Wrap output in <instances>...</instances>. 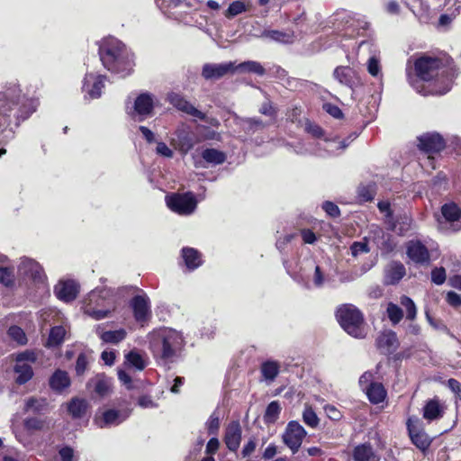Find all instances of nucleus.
Listing matches in <instances>:
<instances>
[{
  "instance_id": "4c0bfd02",
  "label": "nucleus",
  "mask_w": 461,
  "mask_h": 461,
  "mask_svg": "<svg viewBox=\"0 0 461 461\" xmlns=\"http://www.w3.org/2000/svg\"><path fill=\"white\" fill-rule=\"evenodd\" d=\"M326 280V276L320 266H314V272L312 276V280L306 281L304 285L306 288L311 289L312 287L321 288L323 286Z\"/></svg>"
},
{
  "instance_id": "79ce46f5",
  "label": "nucleus",
  "mask_w": 461,
  "mask_h": 461,
  "mask_svg": "<svg viewBox=\"0 0 461 461\" xmlns=\"http://www.w3.org/2000/svg\"><path fill=\"white\" fill-rule=\"evenodd\" d=\"M387 317L392 324H398L403 318V312L400 306L393 303H389L386 307Z\"/></svg>"
},
{
  "instance_id": "f3484780",
  "label": "nucleus",
  "mask_w": 461,
  "mask_h": 461,
  "mask_svg": "<svg viewBox=\"0 0 461 461\" xmlns=\"http://www.w3.org/2000/svg\"><path fill=\"white\" fill-rule=\"evenodd\" d=\"M406 254L415 264H426L430 259L428 249L420 240H410L406 245Z\"/></svg>"
},
{
  "instance_id": "a19ab883",
  "label": "nucleus",
  "mask_w": 461,
  "mask_h": 461,
  "mask_svg": "<svg viewBox=\"0 0 461 461\" xmlns=\"http://www.w3.org/2000/svg\"><path fill=\"white\" fill-rule=\"evenodd\" d=\"M87 409V402L85 400L74 399L68 405V411L73 417H82Z\"/></svg>"
},
{
  "instance_id": "1a4fd4ad",
  "label": "nucleus",
  "mask_w": 461,
  "mask_h": 461,
  "mask_svg": "<svg viewBox=\"0 0 461 461\" xmlns=\"http://www.w3.org/2000/svg\"><path fill=\"white\" fill-rule=\"evenodd\" d=\"M36 361L33 352H23L17 356L14 371L17 374L16 382L20 384L27 383L33 375L32 364Z\"/></svg>"
},
{
  "instance_id": "423d86ee",
  "label": "nucleus",
  "mask_w": 461,
  "mask_h": 461,
  "mask_svg": "<svg viewBox=\"0 0 461 461\" xmlns=\"http://www.w3.org/2000/svg\"><path fill=\"white\" fill-rule=\"evenodd\" d=\"M337 319L343 330L354 338L366 336L363 315L351 304L341 306L337 311Z\"/></svg>"
},
{
  "instance_id": "774afa93",
  "label": "nucleus",
  "mask_w": 461,
  "mask_h": 461,
  "mask_svg": "<svg viewBox=\"0 0 461 461\" xmlns=\"http://www.w3.org/2000/svg\"><path fill=\"white\" fill-rule=\"evenodd\" d=\"M447 301L450 305L455 307L461 305V296L455 292L447 293Z\"/></svg>"
},
{
  "instance_id": "c03bdc74",
  "label": "nucleus",
  "mask_w": 461,
  "mask_h": 461,
  "mask_svg": "<svg viewBox=\"0 0 461 461\" xmlns=\"http://www.w3.org/2000/svg\"><path fill=\"white\" fill-rule=\"evenodd\" d=\"M400 303L406 310V318L413 321L417 315V308L414 302L410 297L402 295L400 297Z\"/></svg>"
},
{
  "instance_id": "473e14b6",
  "label": "nucleus",
  "mask_w": 461,
  "mask_h": 461,
  "mask_svg": "<svg viewBox=\"0 0 461 461\" xmlns=\"http://www.w3.org/2000/svg\"><path fill=\"white\" fill-rule=\"evenodd\" d=\"M260 371L264 379L271 383L278 375L280 371V365L276 361L268 360L261 365Z\"/></svg>"
},
{
  "instance_id": "3c124183",
  "label": "nucleus",
  "mask_w": 461,
  "mask_h": 461,
  "mask_svg": "<svg viewBox=\"0 0 461 461\" xmlns=\"http://www.w3.org/2000/svg\"><path fill=\"white\" fill-rule=\"evenodd\" d=\"M207 429L210 434H215L220 428V415L214 411L207 421Z\"/></svg>"
},
{
  "instance_id": "c85d7f7f",
  "label": "nucleus",
  "mask_w": 461,
  "mask_h": 461,
  "mask_svg": "<svg viewBox=\"0 0 461 461\" xmlns=\"http://www.w3.org/2000/svg\"><path fill=\"white\" fill-rule=\"evenodd\" d=\"M260 38L269 39L271 41L280 43H290L293 41L294 33L285 32L278 30H264L260 35Z\"/></svg>"
},
{
  "instance_id": "58836bf2",
  "label": "nucleus",
  "mask_w": 461,
  "mask_h": 461,
  "mask_svg": "<svg viewBox=\"0 0 461 461\" xmlns=\"http://www.w3.org/2000/svg\"><path fill=\"white\" fill-rule=\"evenodd\" d=\"M281 410V405L277 401L271 402L266 409L264 421L266 423H275L279 417Z\"/></svg>"
},
{
  "instance_id": "cd10ccee",
  "label": "nucleus",
  "mask_w": 461,
  "mask_h": 461,
  "mask_svg": "<svg viewBox=\"0 0 461 461\" xmlns=\"http://www.w3.org/2000/svg\"><path fill=\"white\" fill-rule=\"evenodd\" d=\"M70 385V378L67 372L57 370L50 378V386L56 392H62Z\"/></svg>"
},
{
  "instance_id": "f03ea898",
  "label": "nucleus",
  "mask_w": 461,
  "mask_h": 461,
  "mask_svg": "<svg viewBox=\"0 0 461 461\" xmlns=\"http://www.w3.org/2000/svg\"><path fill=\"white\" fill-rule=\"evenodd\" d=\"M22 90L17 83L12 82L6 86L5 91L0 95V135L5 134L3 142H7L14 137L10 126V117L14 111L17 120H25L36 109L38 101L28 98L26 95L21 94Z\"/></svg>"
},
{
  "instance_id": "4468645a",
  "label": "nucleus",
  "mask_w": 461,
  "mask_h": 461,
  "mask_svg": "<svg viewBox=\"0 0 461 461\" xmlns=\"http://www.w3.org/2000/svg\"><path fill=\"white\" fill-rule=\"evenodd\" d=\"M441 218L438 217L439 224L450 223L454 231L461 229V208L455 203H447L441 207Z\"/></svg>"
},
{
  "instance_id": "412c9836",
  "label": "nucleus",
  "mask_w": 461,
  "mask_h": 461,
  "mask_svg": "<svg viewBox=\"0 0 461 461\" xmlns=\"http://www.w3.org/2000/svg\"><path fill=\"white\" fill-rule=\"evenodd\" d=\"M445 403L438 397L428 400L422 409V416L428 421L439 420L446 411Z\"/></svg>"
},
{
  "instance_id": "a878e982",
  "label": "nucleus",
  "mask_w": 461,
  "mask_h": 461,
  "mask_svg": "<svg viewBox=\"0 0 461 461\" xmlns=\"http://www.w3.org/2000/svg\"><path fill=\"white\" fill-rule=\"evenodd\" d=\"M241 440V427L239 421H231L225 432L224 441L227 447L235 451L239 448Z\"/></svg>"
},
{
  "instance_id": "e433bc0d",
  "label": "nucleus",
  "mask_w": 461,
  "mask_h": 461,
  "mask_svg": "<svg viewBox=\"0 0 461 461\" xmlns=\"http://www.w3.org/2000/svg\"><path fill=\"white\" fill-rule=\"evenodd\" d=\"M67 330L64 326H55L50 330L47 345L49 347H55L61 344L66 336Z\"/></svg>"
},
{
  "instance_id": "aec40b11",
  "label": "nucleus",
  "mask_w": 461,
  "mask_h": 461,
  "mask_svg": "<svg viewBox=\"0 0 461 461\" xmlns=\"http://www.w3.org/2000/svg\"><path fill=\"white\" fill-rule=\"evenodd\" d=\"M384 284L393 285L398 284L406 275L404 265L400 261H392L386 265L384 270Z\"/></svg>"
},
{
  "instance_id": "ddd939ff",
  "label": "nucleus",
  "mask_w": 461,
  "mask_h": 461,
  "mask_svg": "<svg viewBox=\"0 0 461 461\" xmlns=\"http://www.w3.org/2000/svg\"><path fill=\"white\" fill-rule=\"evenodd\" d=\"M153 106V96L146 93L141 94L136 98L131 115L135 121L141 122L152 114Z\"/></svg>"
},
{
  "instance_id": "0eeeda50",
  "label": "nucleus",
  "mask_w": 461,
  "mask_h": 461,
  "mask_svg": "<svg viewBox=\"0 0 461 461\" xmlns=\"http://www.w3.org/2000/svg\"><path fill=\"white\" fill-rule=\"evenodd\" d=\"M109 291L106 289L93 290L84 303V312L91 318L99 321L111 315L113 308L106 307Z\"/></svg>"
},
{
  "instance_id": "39448f33",
  "label": "nucleus",
  "mask_w": 461,
  "mask_h": 461,
  "mask_svg": "<svg viewBox=\"0 0 461 461\" xmlns=\"http://www.w3.org/2000/svg\"><path fill=\"white\" fill-rule=\"evenodd\" d=\"M11 428L15 438L24 447H28L33 444L35 433L49 429V422L38 417L26 418L22 422L14 418Z\"/></svg>"
},
{
  "instance_id": "de8ad7c7",
  "label": "nucleus",
  "mask_w": 461,
  "mask_h": 461,
  "mask_svg": "<svg viewBox=\"0 0 461 461\" xmlns=\"http://www.w3.org/2000/svg\"><path fill=\"white\" fill-rule=\"evenodd\" d=\"M8 335L14 341L17 342V344L19 345H24L27 342L25 333L20 327H10L8 330Z\"/></svg>"
},
{
  "instance_id": "20e7f679",
  "label": "nucleus",
  "mask_w": 461,
  "mask_h": 461,
  "mask_svg": "<svg viewBox=\"0 0 461 461\" xmlns=\"http://www.w3.org/2000/svg\"><path fill=\"white\" fill-rule=\"evenodd\" d=\"M182 342L180 333L170 329L159 330L150 336V348L154 355L163 359L171 358Z\"/></svg>"
},
{
  "instance_id": "4d7b16f0",
  "label": "nucleus",
  "mask_w": 461,
  "mask_h": 461,
  "mask_svg": "<svg viewBox=\"0 0 461 461\" xmlns=\"http://www.w3.org/2000/svg\"><path fill=\"white\" fill-rule=\"evenodd\" d=\"M350 249L354 257H357L359 254L367 253L369 251L368 245L366 242H354L351 245Z\"/></svg>"
},
{
  "instance_id": "e2e57ef3",
  "label": "nucleus",
  "mask_w": 461,
  "mask_h": 461,
  "mask_svg": "<svg viewBox=\"0 0 461 461\" xmlns=\"http://www.w3.org/2000/svg\"><path fill=\"white\" fill-rule=\"evenodd\" d=\"M447 386L461 400V384L457 380L450 378L447 381Z\"/></svg>"
},
{
  "instance_id": "864d4df0",
  "label": "nucleus",
  "mask_w": 461,
  "mask_h": 461,
  "mask_svg": "<svg viewBox=\"0 0 461 461\" xmlns=\"http://www.w3.org/2000/svg\"><path fill=\"white\" fill-rule=\"evenodd\" d=\"M431 280L436 285H442L446 280V270L443 267H436L431 272Z\"/></svg>"
},
{
  "instance_id": "338daca9",
  "label": "nucleus",
  "mask_w": 461,
  "mask_h": 461,
  "mask_svg": "<svg viewBox=\"0 0 461 461\" xmlns=\"http://www.w3.org/2000/svg\"><path fill=\"white\" fill-rule=\"evenodd\" d=\"M301 235L303 242L306 244H313L316 241V235L311 230H303Z\"/></svg>"
},
{
  "instance_id": "f257e3e1",
  "label": "nucleus",
  "mask_w": 461,
  "mask_h": 461,
  "mask_svg": "<svg viewBox=\"0 0 461 461\" xmlns=\"http://www.w3.org/2000/svg\"><path fill=\"white\" fill-rule=\"evenodd\" d=\"M417 78L409 76L413 88L422 95H444L451 88V80L440 73L442 61L439 59L422 56L415 63Z\"/></svg>"
},
{
  "instance_id": "09e8293b",
  "label": "nucleus",
  "mask_w": 461,
  "mask_h": 461,
  "mask_svg": "<svg viewBox=\"0 0 461 461\" xmlns=\"http://www.w3.org/2000/svg\"><path fill=\"white\" fill-rule=\"evenodd\" d=\"M94 383V390L96 393L101 396H104L108 393L111 385L109 380L104 377H97Z\"/></svg>"
},
{
  "instance_id": "b1692460",
  "label": "nucleus",
  "mask_w": 461,
  "mask_h": 461,
  "mask_svg": "<svg viewBox=\"0 0 461 461\" xmlns=\"http://www.w3.org/2000/svg\"><path fill=\"white\" fill-rule=\"evenodd\" d=\"M168 100L178 110L186 113L194 117L205 121V114L197 110L193 104L187 102L178 94L172 93L168 95Z\"/></svg>"
},
{
  "instance_id": "7ed1b4c3",
  "label": "nucleus",
  "mask_w": 461,
  "mask_h": 461,
  "mask_svg": "<svg viewBox=\"0 0 461 461\" xmlns=\"http://www.w3.org/2000/svg\"><path fill=\"white\" fill-rule=\"evenodd\" d=\"M103 65L110 71L126 76L132 67V56L119 40L109 37L102 41L99 47Z\"/></svg>"
},
{
  "instance_id": "6ab92c4d",
  "label": "nucleus",
  "mask_w": 461,
  "mask_h": 461,
  "mask_svg": "<svg viewBox=\"0 0 461 461\" xmlns=\"http://www.w3.org/2000/svg\"><path fill=\"white\" fill-rule=\"evenodd\" d=\"M375 344L383 354L390 355L396 351L400 343L394 331L384 330L378 335Z\"/></svg>"
},
{
  "instance_id": "5fc2aeb1",
  "label": "nucleus",
  "mask_w": 461,
  "mask_h": 461,
  "mask_svg": "<svg viewBox=\"0 0 461 461\" xmlns=\"http://www.w3.org/2000/svg\"><path fill=\"white\" fill-rule=\"evenodd\" d=\"M14 282V275L12 271H10L6 267H0V283L8 286L12 285Z\"/></svg>"
},
{
  "instance_id": "7c9ffc66",
  "label": "nucleus",
  "mask_w": 461,
  "mask_h": 461,
  "mask_svg": "<svg viewBox=\"0 0 461 461\" xmlns=\"http://www.w3.org/2000/svg\"><path fill=\"white\" fill-rule=\"evenodd\" d=\"M366 389L367 397L372 403L377 404L385 399L386 391L382 384L372 383Z\"/></svg>"
},
{
  "instance_id": "6e6d98bb",
  "label": "nucleus",
  "mask_w": 461,
  "mask_h": 461,
  "mask_svg": "<svg viewBox=\"0 0 461 461\" xmlns=\"http://www.w3.org/2000/svg\"><path fill=\"white\" fill-rule=\"evenodd\" d=\"M324 411L328 418L332 420H339L342 418L340 411L334 405H326Z\"/></svg>"
},
{
  "instance_id": "2f4dec72",
  "label": "nucleus",
  "mask_w": 461,
  "mask_h": 461,
  "mask_svg": "<svg viewBox=\"0 0 461 461\" xmlns=\"http://www.w3.org/2000/svg\"><path fill=\"white\" fill-rule=\"evenodd\" d=\"M182 256L185 260V266L193 270L202 264L200 253L192 248H184L182 249Z\"/></svg>"
},
{
  "instance_id": "2eb2a0df",
  "label": "nucleus",
  "mask_w": 461,
  "mask_h": 461,
  "mask_svg": "<svg viewBox=\"0 0 461 461\" xmlns=\"http://www.w3.org/2000/svg\"><path fill=\"white\" fill-rule=\"evenodd\" d=\"M18 273L21 276L31 278L38 283H42L45 278L41 267L33 259L27 258L22 259Z\"/></svg>"
},
{
  "instance_id": "4be33fe9",
  "label": "nucleus",
  "mask_w": 461,
  "mask_h": 461,
  "mask_svg": "<svg viewBox=\"0 0 461 461\" xmlns=\"http://www.w3.org/2000/svg\"><path fill=\"white\" fill-rule=\"evenodd\" d=\"M445 141L438 133H427L419 138V148L426 153H434L442 150Z\"/></svg>"
},
{
  "instance_id": "680f3d73",
  "label": "nucleus",
  "mask_w": 461,
  "mask_h": 461,
  "mask_svg": "<svg viewBox=\"0 0 461 461\" xmlns=\"http://www.w3.org/2000/svg\"><path fill=\"white\" fill-rule=\"evenodd\" d=\"M322 208L330 216L337 217L339 215V207L331 202H325Z\"/></svg>"
},
{
  "instance_id": "0e129e2a",
  "label": "nucleus",
  "mask_w": 461,
  "mask_h": 461,
  "mask_svg": "<svg viewBox=\"0 0 461 461\" xmlns=\"http://www.w3.org/2000/svg\"><path fill=\"white\" fill-rule=\"evenodd\" d=\"M359 195L365 200V201H370L373 199L375 195V189L373 185H368L366 187H361L359 189Z\"/></svg>"
},
{
  "instance_id": "dca6fc26",
  "label": "nucleus",
  "mask_w": 461,
  "mask_h": 461,
  "mask_svg": "<svg viewBox=\"0 0 461 461\" xmlns=\"http://www.w3.org/2000/svg\"><path fill=\"white\" fill-rule=\"evenodd\" d=\"M104 79L105 77L104 76L87 73L84 78L82 87L83 92L86 94V97L88 96L91 99L100 97L102 89L104 86Z\"/></svg>"
},
{
  "instance_id": "f704fd0d",
  "label": "nucleus",
  "mask_w": 461,
  "mask_h": 461,
  "mask_svg": "<svg viewBox=\"0 0 461 461\" xmlns=\"http://www.w3.org/2000/svg\"><path fill=\"white\" fill-rule=\"evenodd\" d=\"M235 72L254 73L262 76L265 74L266 70L259 62L249 60L236 65Z\"/></svg>"
},
{
  "instance_id": "13d9d810",
  "label": "nucleus",
  "mask_w": 461,
  "mask_h": 461,
  "mask_svg": "<svg viewBox=\"0 0 461 461\" xmlns=\"http://www.w3.org/2000/svg\"><path fill=\"white\" fill-rule=\"evenodd\" d=\"M156 152L159 156L165 157V158H172L174 153L171 149L167 147V145L164 142H158L156 147Z\"/></svg>"
},
{
  "instance_id": "49530a36",
  "label": "nucleus",
  "mask_w": 461,
  "mask_h": 461,
  "mask_svg": "<svg viewBox=\"0 0 461 461\" xmlns=\"http://www.w3.org/2000/svg\"><path fill=\"white\" fill-rule=\"evenodd\" d=\"M351 73L352 70L347 67L337 68L334 71V77L338 79L341 84L349 86L352 82L351 80Z\"/></svg>"
},
{
  "instance_id": "f8f14e48",
  "label": "nucleus",
  "mask_w": 461,
  "mask_h": 461,
  "mask_svg": "<svg viewBox=\"0 0 461 461\" xmlns=\"http://www.w3.org/2000/svg\"><path fill=\"white\" fill-rule=\"evenodd\" d=\"M236 68L235 62L227 63H207L202 69V76L206 80H218L228 74H234Z\"/></svg>"
},
{
  "instance_id": "72a5a7b5",
  "label": "nucleus",
  "mask_w": 461,
  "mask_h": 461,
  "mask_svg": "<svg viewBox=\"0 0 461 461\" xmlns=\"http://www.w3.org/2000/svg\"><path fill=\"white\" fill-rule=\"evenodd\" d=\"M202 158L211 165H221L226 160L224 152L216 149H205L201 153Z\"/></svg>"
},
{
  "instance_id": "c756f323",
  "label": "nucleus",
  "mask_w": 461,
  "mask_h": 461,
  "mask_svg": "<svg viewBox=\"0 0 461 461\" xmlns=\"http://www.w3.org/2000/svg\"><path fill=\"white\" fill-rule=\"evenodd\" d=\"M354 461H378L379 457L369 445L357 446L353 454Z\"/></svg>"
},
{
  "instance_id": "ea45409f",
  "label": "nucleus",
  "mask_w": 461,
  "mask_h": 461,
  "mask_svg": "<svg viewBox=\"0 0 461 461\" xmlns=\"http://www.w3.org/2000/svg\"><path fill=\"white\" fill-rule=\"evenodd\" d=\"M126 362L139 371L143 370L147 365L144 356L134 350L126 355Z\"/></svg>"
},
{
  "instance_id": "bb28decb",
  "label": "nucleus",
  "mask_w": 461,
  "mask_h": 461,
  "mask_svg": "<svg viewBox=\"0 0 461 461\" xmlns=\"http://www.w3.org/2000/svg\"><path fill=\"white\" fill-rule=\"evenodd\" d=\"M95 332L104 343L118 344L122 341L127 335L124 329L105 331L101 325L96 326Z\"/></svg>"
},
{
  "instance_id": "052dcab7",
  "label": "nucleus",
  "mask_w": 461,
  "mask_h": 461,
  "mask_svg": "<svg viewBox=\"0 0 461 461\" xmlns=\"http://www.w3.org/2000/svg\"><path fill=\"white\" fill-rule=\"evenodd\" d=\"M87 367V359L84 354H80L77 359L76 371L77 375H82Z\"/></svg>"
},
{
  "instance_id": "a211bd4d",
  "label": "nucleus",
  "mask_w": 461,
  "mask_h": 461,
  "mask_svg": "<svg viewBox=\"0 0 461 461\" xmlns=\"http://www.w3.org/2000/svg\"><path fill=\"white\" fill-rule=\"evenodd\" d=\"M130 416V411L107 410L96 415L95 423L100 428L118 425Z\"/></svg>"
},
{
  "instance_id": "bf43d9fd",
  "label": "nucleus",
  "mask_w": 461,
  "mask_h": 461,
  "mask_svg": "<svg viewBox=\"0 0 461 461\" xmlns=\"http://www.w3.org/2000/svg\"><path fill=\"white\" fill-rule=\"evenodd\" d=\"M60 461H74V450L69 447H63L59 451Z\"/></svg>"
},
{
  "instance_id": "8fccbe9b",
  "label": "nucleus",
  "mask_w": 461,
  "mask_h": 461,
  "mask_svg": "<svg viewBox=\"0 0 461 461\" xmlns=\"http://www.w3.org/2000/svg\"><path fill=\"white\" fill-rule=\"evenodd\" d=\"M46 402L44 399H36L33 397L29 398L26 400L25 402V411H40L43 409L45 406Z\"/></svg>"
},
{
  "instance_id": "c9c22d12",
  "label": "nucleus",
  "mask_w": 461,
  "mask_h": 461,
  "mask_svg": "<svg viewBox=\"0 0 461 461\" xmlns=\"http://www.w3.org/2000/svg\"><path fill=\"white\" fill-rule=\"evenodd\" d=\"M251 6L252 5L250 1H234L229 5L228 9L225 11L224 15L228 19H230L238 14H240L246 11L250 10Z\"/></svg>"
},
{
  "instance_id": "a18cd8bd",
  "label": "nucleus",
  "mask_w": 461,
  "mask_h": 461,
  "mask_svg": "<svg viewBox=\"0 0 461 461\" xmlns=\"http://www.w3.org/2000/svg\"><path fill=\"white\" fill-rule=\"evenodd\" d=\"M177 137V148L181 152L187 153L194 147V140L192 137L185 131L178 132Z\"/></svg>"
},
{
  "instance_id": "9b49d317",
  "label": "nucleus",
  "mask_w": 461,
  "mask_h": 461,
  "mask_svg": "<svg viewBox=\"0 0 461 461\" xmlns=\"http://www.w3.org/2000/svg\"><path fill=\"white\" fill-rule=\"evenodd\" d=\"M407 429L411 442L421 451H426L431 444V438L420 426L417 418H410L407 421Z\"/></svg>"
},
{
  "instance_id": "393cba45",
  "label": "nucleus",
  "mask_w": 461,
  "mask_h": 461,
  "mask_svg": "<svg viewBox=\"0 0 461 461\" xmlns=\"http://www.w3.org/2000/svg\"><path fill=\"white\" fill-rule=\"evenodd\" d=\"M134 317L137 321H145L149 315V298L146 295H136L131 301Z\"/></svg>"
},
{
  "instance_id": "37998d69",
  "label": "nucleus",
  "mask_w": 461,
  "mask_h": 461,
  "mask_svg": "<svg viewBox=\"0 0 461 461\" xmlns=\"http://www.w3.org/2000/svg\"><path fill=\"white\" fill-rule=\"evenodd\" d=\"M303 422L311 427L317 428L320 422V419L318 418L316 412L311 406L306 405L303 411Z\"/></svg>"
},
{
  "instance_id": "603ef678",
  "label": "nucleus",
  "mask_w": 461,
  "mask_h": 461,
  "mask_svg": "<svg viewBox=\"0 0 461 461\" xmlns=\"http://www.w3.org/2000/svg\"><path fill=\"white\" fill-rule=\"evenodd\" d=\"M367 71L373 77H379L381 74V66L375 57H371L367 61Z\"/></svg>"
},
{
  "instance_id": "6e6552de",
  "label": "nucleus",
  "mask_w": 461,
  "mask_h": 461,
  "mask_svg": "<svg viewBox=\"0 0 461 461\" xmlns=\"http://www.w3.org/2000/svg\"><path fill=\"white\" fill-rule=\"evenodd\" d=\"M166 202L171 211L180 215H189L193 213L197 205L194 195L190 192L167 195Z\"/></svg>"
},
{
  "instance_id": "69168bd1",
  "label": "nucleus",
  "mask_w": 461,
  "mask_h": 461,
  "mask_svg": "<svg viewBox=\"0 0 461 461\" xmlns=\"http://www.w3.org/2000/svg\"><path fill=\"white\" fill-rule=\"evenodd\" d=\"M244 127H246L248 130H254L258 128H263L264 125L260 120L253 119V118H248L243 121Z\"/></svg>"
},
{
  "instance_id": "5701e85b",
  "label": "nucleus",
  "mask_w": 461,
  "mask_h": 461,
  "mask_svg": "<svg viewBox=\"0 0 461 461\" xmlns=\"http://www.w3.org/2000/svg\"><path fill=\"white\" fill-rule=\"evenodd\" d=\"M57 297L66 303H69L76 299L78 294V285L71 280L60 281L54 290Z\"/></svg>"
},
{
  "instance_id": "9d476101",
  "label": "nucleus",
  "mask_w": 461,
  "mask_h": 461,
  "mask_svg": "<svg viewBox=\"0 0 461 461\" xmlns=\"http://www.w3.org/2000/svg\"><path fill=\"white\" fill-rule=\"evenodd\" d=\"M306 431L297 421H290L283 434L284 443L295 453L300 448Z\"/></svg>"
}]
</instances>
